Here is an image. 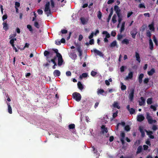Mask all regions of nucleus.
Listing matches in <instances>:
<instances>
[{
  "mask_svg": "<svg viewBox=\"0 0 158 158\" xmlns=\"http://www.w3.org/2000/svg\"><path fill=\"white\" fill-rule=\"evenodd\" d=\"M133 73L132 72L130 71L128 73V75L125 78V80H129L131 79L133 77Z\"/></svg>",
  "mask_w": 158,
  "mask_h": 158,
  "instance_id": "nucleus-9",
  "label": "nucleus"
},
{
  "mask_svg": "<svg viewBox=\"0 0 158 158\" xmlns=\"http://www.w3.org/2000/svg\"><path fill=\"white\" fill-rule=\"evenodd\" d=\"M137 33V29H133L130 32V34L131 35L132 38L133 39H135V36Z\"/></svg>",
  "mask_w": 158,
  "mask_h": 158,
  "instance_id": "nucleus-7",
  "label": "nucleus"
},
{
  "mask_svg": "<svg viewBox=\"0 0 158 158\" xmlns=\"http://www.w3.org/2000/svg\"><path fill=\"white\" fill-rule=\"evenodd\" d=\"M102 33L103 34L106 35V38H108L110 37V34L107 31H103Z\"/></svg>",
  "mask_w": 158,
  "mask_h": 158,
  "instance_id": "nucleus-29",
  "label": "nucleus"
},
{
  "mask_svg": "<svg viewBox=\"0 0 158 158\" xmlns=\"http://www.w3.org/2000/svg\"><path fill=\"white\" fill-rule=\"evenodd\" d=\"M154 23L153 22H152L151 24H149L148 27L149 29L152 31H155Z\"/></svg>",
  "mask_w": 158,
  "mask_h": 158,
  "instance_id": "nucleus-12",
  "label": "nucleus"
},
{
  "mask_svg": "<svg viewBox=\"0 0 158 158\" xmlns=\"http://www.w3.org/2000/svg\"><path fill=\"white\" fill-rule=\"evenodd\" d=\"M7 16L6 15H4L2 17V19L3 21H4L5 20L7 19Z\"/></svg>",
  "mask_w": 158,
  "mask_h": 158,
  "instance_id": "nucleus-63",
  "label": "nucleus"
},
{
  "mask_svg": "<svg viewBox=\"0 0 158 158\" xmlns=\"http://www.w3.org/2000/svg\"><path fill=\"white\" fill-rule=\"evenodd\" d=\"M145 143L147 145H148L149 146L151 145V143H150V142L148 139L146 141Z\"/></svg>",
  "mask_w": 158,
  "mask_h": 158,
  "instance_id": "nucleus-64",
  "label": "nucleus"
},
{
  "mask_svg": "<svg viewBox=\"0 0 158 158\" xmlns=\"http://www.w3.org/2000/svg\"><path fill=\"white\" fill-rule=\"evenodd\" d=\"M53 74L55 77H59L60 75V72L58 70H55L53 72Z\"/></svg>",
  "mask_w": 158,
  "mask_h": 158,
  "instance_id": "nucleus-15",
  "label": "nucleus"
},
{
  "mask_svg": "<svg viewBox=\"0 0 158 158\" xmlns=\"http://www.w3.org/2000/svg\"><path fill=\"white\" fill-rule=\"evenodd\" d=\"M77 86L78 88L80 90H81L83 89V86L80 81H78L77 83Z\"/></svg>",
  "mask_w": 158,
  "mask_h": 158,
  "instance_id": "nucleus-26",
  "label": "nucleus"
},
{
  "mask_svg": "<svg viewBox=\"0 0 158 158\" xmlns=\"http://www.w3.org/2000/svg\"><path fill=\"white\" fill-rule=\"evenodd\" d=\"M122 44H125L127 45L129 44V40L127 39H125L122 42Z\"/></svg>",
  "mask_w": 158,
  "mask_h": 158,
  "instance_id": "nucleus-28",
  "label": "nucleus"
},
{
  "mask_svg": "<svg viewBox=\"0 0 158 158\" xmlns=\"http://www.w3.org/2000/svg\"><path fill=\"white\" fill-rule=\"evenodd\" d=\"M77 49L79 53V56H81L82 55V51L80 47V46H78L77 47Z\"/></svg>",
  "mask_w": 158,
  "mask_h": 158,
  "instance_id": "nucleus-20",
  "label": "nucleus"
},
{
  "mask_svg": "<svg viewBox=\"0 0 158 158\" xmlns=\"http://www.w3.org/2000/svg\"><path fill=\"white\" fill-rule=\"evenodd\" d=\"M27 28L30 31H32V29L31 26L30 25H27Z\"/></svg>",
  "mask_w": 158,
  "mask_h": 158,
  "instance_id": "nucleus-53",
  "label": "nucleus"
},
{
  "mask_svg": "<svg viewBox=\"0 0 158 158\" xmlns=\"http://www.w3.org/2000/svg\"><path fill=\"white\" fill-rule=\"evenodd\" d=\"M142 151V146H139L137 149V151L136 152V154H138L141 153Z\"/></svg>",
  "mask_w": 158,
  "mask_h": 158,
  "instance_id": "nucleus-21",
  "label": "nucleus"
},
{
  "mask_svg": "<svg viewBox=\"0 0 158 158\" xmlns=\"http://www.w3.org/2000/svg\"><path fill=\"white\" fill-rule=\"evenodd\" d=\"M51 6L52 8H53L55 7L54 2L53 0H51Z\"/></svg>",
  "mask_w": 158,
  "mask_h": 158,
  "instance_id": "nucleus-52",
  "label": "nucleus"
},
{
  "mask_svg": "<svg viewBox=\"0 0 158 158\" xmlns=\"http://www.w3.org/2000/svg\"><path fill=\"white\" fill-rule=\"evenodd\" d=\"M69 129H73L75 128V125L74 124H70L69 125Z\"/></svg>",
  "mask_w": 158,
  "mask_h": 158,
  "instance_id": "nucleus-39",
  "label": "nucleus"
},
{
  "mask_svg": "<svg viewBox=\"0 0 158 158\" xmlns=\"http://www.w3.org/2000/svg\"><path fill=\"white\" fill-rule=\"evenodd\" d=\"M118 111H117L115 112L113 114V118H116L118 115Z\"/></svg>",
  "mask_w": 158,
  "mask_h": 158,
  "instance_id": "nucleus-47",
  "label": "nucleus"
},
{
  "mask_svg": "<svg viewBox=\"0 0 158 158\" xmlns=\"http://www.w3.org/2000/svg\"><path fill=\"white\" fill-rule=\"evenodd\" d=\"M3 25V29L5 31H6L9 29V26L8 24L6 22H4L2 23Z\"/></svg>",
  "mask_w": 158,
  "mask_h": 158,
  "instance_id": "nucleus-16",
  "label": "nucleus"
},
{
  "mask_svg": "<svg viewBox=\"0 0 158 158\" xmlns=\"http://www.w3.org/2000/svg\"><path fill=\"white\" fill-rule=\"evenodd\" d=\"M146 115V118L147 119L149 124H152L153 123H155L156 122V120L153 119L152 116L150 115L149 113L147 112Z\"/></svg>",
  "mask_w": 158,
  "mask_h": 158,
  "instance_id": "nucleus-1",
  "label": "nucleus"
},
{
  "mask_svg": "<svg viewBox=\"0 0 158 158\" xmlns=\"http://www.w3.org/2000/svg\"><path fill=\"white\" fill-rule=\"evenodd\" d=\"M116 15L115 14H114L113 16L112 19V21L113 23H116L117 20H116Z\"/></svg>",
  "mask_w": 158,
  "mask_h": 158,
  "instance_id": "nucleus-31",
  "label": "nucleus"
},
{
  "mask_svg": "<svg viewBox=\"0 0 158 158\" xmlns=\"http://www.w3.org/2000/svg\"><path fill=\"white\" fill-rule=\"evenodd\" d=\"M117 44V42L115 40L110 44V47L111 48L114 47L116 46Z\"/></svg>",
  "mask_w": 158,
  "mask_h": 158,
  "instance_id": "nucleus-25",
  "label": "nucleus"
},
{
  "mask_svg": "<svg viewBox=\"0 0 158 158\" xmlns=\"http://www.w3.org/2000/svg\"><path fill=\"white\" fill-rule=\"evenodd\" d=\"M105 91L103 89H98L97 92L98 94H102Z\"/></svg>",
  "mask_w": 158,
  "mask_h": 158,
  "instance_id": "nucleus-35",
  "label": "nucleus"
},
{
  "mask_svg": "<svg viewBox=\"0 0 158 158\" xmlns=\"http://www.w3.org/2000/svg\"><path fill=\"white\" fill-rule=\"evenodd\" d=\"M150 108L152 109H153V110L154 111H156V107L155 106L153 105H151L150 106Z\"/></svg>",
  "mask_w": 158,
  "mask_h": 158,
  "instance_id": "nucleus-60",
  "label": "nucleus"
},
{
  "mask_svg": "<svg viewBox=\"0 0 158 158\" xmlns=\"http://www.w3.org/2000/svg\"><path fill=\"white\" fill-rule=\"evenodd\" d=\"M72 96L73 98L77 102L80 101L81 98V96L80 94L77 92L73 93L72 94Z\"/></svg>",
  "mask_w": 158,
  "mask_h": 158,
  "instance_id": "nucleus-3",
  "label": "nucleus"
},
{
  "mask_svg": "<svg viewBox=\"0 0 158 158\" xmlns=\"http://www.w3.org/2000/svg\"><path fill=\"white\" fill-rule=\"evenodd\" d=\"M34 26L35 27L37 28H40V26L39 24L36 21H35L34 22Z\"/></svg>",
  "mask_w": 158,
  "mask_h": 158,
  "instance_id": "nucleus-38",
  "label": "nucleus"
},
{
  "mask_svg": "<svg viewBox=\"0 0 158 158\" xmlns=\"http://www.w3.org/2000/svg\"><path fill=\"white\" fill-rule=\"evenodd\" d=\"M145 119L143 115L142 114L138 115L137 116V121L139 122H141Z\"/></svg>",
  "mask_w": 158,
  "mask_h": 158,
  "instance_id": "nucleus-6",
  "label": "nucleus"
},
{
  "mask_svg": "<svg viewBox=\"0 0 158 158\" xmlns=\"http://www.w3.org/2000/svg\"><path fill=\"white\" fill-rule=\"evenodd\" d=\"M114 0H109L107 2L108 4H111L114 2Z\"/></svg>",
  "mask_w": 158,
  "mask_h": 158,
  "instance_id": "nucleus-62",
  "label": "nucleus"
},
{
  "mask_svg": "<svg viewBox=\"0 0 158 158\" xmlns=\"http://www.w3.org/2000/svg\"><path fill=\"white\" fill-rule=\"evenodd\" d=\"M55 43L57 45H60L61 44L60 41L57 40H56L55 41Z\"/></svg>",
  "mask_w": 158,
  "mask_h": 158,
  "instance_id": "nucleus-50",
  "label": "nucleus"
},
{
  "mask_svg": "<svg viewBox=\"0 0 158 158\" xmlns=\"http://www.w3.org/2000/svg\"><path fill=\"white\" fill-rule=\"evenodd\" d=\"M113 106L115 108H117L118 109L120 108V106L118 105V103L117 102H114L113 104Z\"/></svg>",
  "mask_w": 158,
  "mask_h": 158,
  "instance_id": "nucleus-30",
  "label": "nucleus"
},
{
  "mask_svg": "<svg viewBox=\"0 0 158 158\" xmlns=\"http://www.w3.org/2000/svg\"><path fill=\"white\" fill-rule=\"evenodd\" d=\"M58 63L57 64L59 66H61L63 62V58H61L58 59Z\"/></svg>",
  "mask_w": 158,
  "mask_h": 158,
  "instance_id": "nucleus-22",
  "label": "nucleus"
},
{
  "mask_svg": "<svg viewBox=\"0 0 158 158\" xmlns=\"http://www.w3.org/2000/svg\"><path fill=\"white\" fill-rule=\"evenodd\" d=\"M135 56L136 60L139 63H140L141 61V60L139 54L138 52H135Z\"/></svg>",
  "mask_w": 158,
  "mask_h": 158,
  "instance_id": "nucleus-14",
  "label": "nucleus"
},
{
  "mask_svg": "<svg viewBox=\"0 0 158 158\" xmlns=\"http://www.w3.org/2000/svg\"><path fill=\"white\" fill-rule=\"evenodd\" d=\"M81 21L83 24H85L86 23V21L85 19L84 18H81L80 19Z\"/></svg>",
  "mask_w": 158,
  "mask_h": 158,
  "instance_id": "nucleus-45",
  "label": "nucleus"
},
{
  "mask_svg": "<svg viewBox=\"0 0 158 158\" xmlns=\"http://www.w3.org/2000/svg\"><path fill=\"white\" fill-rule=\"evenodd\" d=\"M92 148L93 149V150L94 153L96 154H98V152L97 149H96L93 146L92 147Z\"/></svg>",
  "mask_w": 158,
  "mask_h": 158,
  "instance_id": "nucleus-48",
  "label": "nucleus"
},
{
  "mask_svg": "<svg viewBox=\"0 0 158 158\" xmlns=\"http://www.w3.org/2000/svg\"><path fill=\"white\" fill-rule=\"evenodd\" d=\"M61 32L62 34H66L68 32V31L66 30L62 29L61 30Z\"/></svg>",
  "mask_w": 158,
  "mask_h": 158,
  "instance_id": "nucleus-58",
  "label": "nucleus"
},
{
  "mask_svg": "<svg viewBox=\"0 0 158 158\" xmlns=\"http://www.w3.org/2000/svg\"><path fill=\"white\" fill-rule=\"evenodd\" d=\"M152 98H149L147 99V103L148 105L151 104L152 103Z\"/></svg>",
  "mask_w": 158,
  "mask_h": 158,
  "instance_id": "nucleus-34",
  "label": "nucleus"
},
{
  "mask_svg": "<svg viewBox=\"0 0 158 158\" xmlns=\"http://www.w3.org/2000/svg\"><path fill=\"white\" fill-rule=\"evenodd\" d=\"M144 77V74L143 73H141L139 74L138 77L139 82L140 84L142 83L143 81L142 79Z\"/></svg>",
  "mask_w": 158,
  "mask_h": 158,
  "instance_id": "nucleus-13",
  "label": "nucleus"
},
{
  "mask_svg": "<svg viewBox=\"0 0 158 158\" xmlns=\"http://www.w3.org/2000/svg\"><path fill=\"white\" fill-rule=\"evenodd\" d=\"M135 89L133 88L131 89L130 90V92L129 94V99L132 101L133 100L134 96V94Z\"/></svg>",
  "mask_w": 158,
  "mask_h": 158,
  "instance_id": "nucleus-4",
  "label": "nucleus"
},
{
  "mask_svg": "<svg viewBox=\"0 0 158 158\" xmlns=\"http://www.w3.org/2000/svg\"><path fill=\"white\" fill-rule=\"evenodd\" d=\"M125 130L127 131H128L130 130V126L128 125H127L125 126L124 127Z\"/></svg>",
  "mask_w": 158,
  "mask_h": 158,
  "instance_id": "nucleus-44",
  "label": "nucleus"
},
{
  "mask_svg": "<svg viewBox=\"0 0 158 158\" xmlns=\"http://www.w3.org/2000/svg\"><path fill=\"white\" fill-rule=\"evenodd\" d=\"M93 51L94 53L96 54L97 55H98L101 57H103L104 56L102 52L96 49H94Z\"/></svg>",
  "mask_w": 158,
  "mask_h": 158,
  "instance_id": "nucleus-8",
  "label": "nucleus"
},
{
  "mask_svg": "<svg viewBox=\"0 0 158 158\" xmlns=\"http://www.w3.org/2000/svg\"><path fill=\"white\" fill-rule=\"evenodd\" d=\"M116 35V33L114 31H111V36L115 37Z\"/></svg>",
  "mask_w": 158,
  "mask_h": 158,
  "instance_id": "nucleus-54",
  "label": "nucleus"
},
{
  "mask_svg": "<svg viewBox=\"0 0 158 158\" xmlns=\"http://www.w3.org/2000/svg\"><path fill=\"white\" fill-rule=\"evenodd\" d=\"M130 112V113L131 114H134L135 112V110L133 108H131L130 110V111H129Z\"/></svg>",
  "mask_w": 158,
  "mask_h": 158,
  "instance_id": "nucleus-37",
  "label": "nucleus"
},
{
  "mask_svg": "<svg viewBox=\"0 0 158 158\" xmlns=\"http://www.w3.org/2000/svg\"><path fill=\"white\" fill-rule=\"evenodd\" d=\"M56 56V58L58 57V59L61 58H62V57L61 55V54L59 53H58L56 54V56Z\"/></svg>",
  "mask_w": 158,
  "mask_h": 158,
  "instance_id": "nucleus-51",
  "label": "nucleus"
},
{
  "mask_svg": "<svg viewBox=\"0 0 158 158\" xmlns=\"http://www.w3.org/2000/svg\"><path fill=\"white\" fill-rule=\"evenodd\" d=\"M102 16V13L101 12L99 11L98 12V13L97 15V17L99 19H101Z\"/></svg>",
  "mask_w": 158,
  "mask_h": 158,
  "instance_id": "nucleus-42",
  "label": "nucleus"
},
{
  "mask_svg": "<svg viewBox=\"0 0 158 158\" xmlns=\"http://www.w3.org/2000/svg\"><path fill=\"white\" fill-rule=\"evenodd\" d=\"M7 105L8 107V112L10 114H11L12 113L11 107L9 103L7 102Z\"/></svg>",
  "mask_w": 158,
  "mask_h": 158,
  "instance_id": "nucleus-23",
  "label": "nucleus"
},
{
  "mask_svg": "<svg viewBox=\"0 0 158 158\" xmlns=\"http://www.w3.org/2000/svg\"><path fill=\"white\" fill-rule=\"evenodd\" d=\"M71 56L72 58L73 59L75 60L77 57V55L75 54L71 53Z\"/></svg>",
  "mask_w": 158,
  "mask_h": 158,
  "instance_id": "nucleus-41",
  "label": "nucleus"
},
{
  "mask_svg": "<svg viewBox=\"0 0 158 158\" xmlns=\"http://www.w3.org/2000/svg\"><path fill=\"white\" fill-rule=\"evenodd\" d=\"M145 131L146 132L147 134L149 136L153 134L152 132L151 131H148L146 130H145Z\"/></svg>",
  "mask_w": 158,
  "mask_h": 158,
  "instance_id": "nucleus-55",
  "label": "nucleus"
},
{
  "mask_svg": "<svg viewBox=\"0 0 158 158\" xmlns=\"http://www.w3.org/2000/svg\"><path fill=\"white\" fill-rule=\"evenodd\" d=\"M149 81V79L148 78H145L143 81V83L144 84H147Z\"/></svg>",
  "mask_w": 158,
  "mask_h": 158,
  "instance_id": "nucleus-43",
  "label": "nucleus"
},
{
  "mask_svg": "<svg viewBox=\"0 0 158 158\" xmlns=\"http://www.w3.org/2000/svg\"><path fill=\"white\" fill-rule=\"evenodd\" d=\"M56 59V56H54L53 59L51 60V61L54 64L52 68L53 69H55L56 68V66L57 65L56 63L55 62V60Z\"/></svg>",
  "mask_w": 158,
  "mask_h": 158,
  "instance_id": "nucleus-11",
  "label": "nucleus"
},
{
  "mask_svg": "<svg viewBox=\"0 0 158 158\" xmlns=\"http://www.w3.org/2000/svg\"><path fill=\"white\" fill-rule=\"evenodd\" d=\"M153 41L155 43V44L156 46L158 45V41H157V39L156 38V37L155 35H154L153 36Z\"/></svg>",
  "mask_w": 158,
  "mask_h": 158,
  "instance_id": "nucleus-33",
  "label": "nucleus"
},
{
  "mask_svg": "<svg viewBox=\"0 0 158 158\" xmlns=\"http://www.w3.org/2000/svg\"><path fill=\"white\" fill-rule=\"evenodd\" d=\"M140 100L139 101V105L140 106H142L144 105L145 103V99L143 97H141L140 99Z\"/></svg>",
  "mask_w": 158,
  "mask_h": 158,
  "instance_id": "nucleus-5",
  "label": "nucleus"
},
{
  "mask_svg": "<svg viewBox=\"0 0 158 158\" xmlns=\"http://www.w3.org/2000/svg\"><path fill=\"white\" fill-rule=\"evenodd\" d=\"M149 45L150 49L152 50L153 48V44L151 39H149Z\"/></svg>",
  "mask_w": 158,
  "mask_h": 158,
  "instance_id": "nucleus-17",
  "label": "nucleus"
},
{
  "mask_svg": "<svg viewBox=\"0 0 158 158\" xmlns=\"http://www.w3.org/2000/svg\"><path fill=\"white\" fill-rule=\"evenodd\" d=\"M15 6H16V7H19L20 6V4L19 2H15Z\"/></svg>",
  "mask_w": 158,
  "mask_h": 158,
  "instance_id": "nucleus-61",
  "label": "nucleus"
},
{
  "mask_svg": "<svg viewBox=\"0 0 158 158\" xmlns=\"http://www.w3.org/2000/svg\"><path fill=\"white\" fill-rule=\"evenodd\" d=\"M118 6L117 5H115L114 6V10L116 12L120 10Z\"/></svg>",
  "mask_w": 158,
  "mask_h": 158,
  "instance_id": "nucleus-56",
  "label": "nucleus"
},
{
  "mask_svg": "<svg viewBox=\"0 0 158 158\" xmlns=\"http://www.w3.org/2000/svg\"><path fill=\"white\" fill-rule=\"evenodd\" d=\"M139 7L140 8H146V7L143 4H142V3H141V4H139Z\"/></svg>",
  "mask_w": 158,
  "mask_h": 158,
  "instance_id": "nucleus-49",
  "label": "nucleus"
},
{
  "mask_svg": "<svg viewBox=\"0 0 158 158\" xmlns=\"http://www.w3.org/2000/svg\"><path fill=\"white\" fill-rule=\"evenodd\" d=\"M133 14V12L132 11L128 12L127 14V17L128 18H129L130 17V16Z\"/></svg>",
  "mask_w": 158,
  "mask_h": 158,
  "instance_id": "nucleus-57",
  "label": "nucleus"
},
{
  "mask_svg": "<svg viewBox=\"0 0 158 158\" xmlns=\"http://www.w3.org/2000/svg\"><path fill=\"white\" fill-rule=\"evenodd\" d=\"M121 89L122 90H125L126 89V86L123 84V83L122 82L121 83Z\"/></svg>",
  "mask_w": 158,
  "mask_h": 158,
  "instance_id": "nucleus-36",
  "label": "nucleus"
},
{
  "mask_svg": "<svg viewBox=\"0 0 158 158\" xmlns=\"http://www.w3.org/2000/svg\"><path fill=\"white\" fill-rule=\"evenodd\" d=\"M139 130L140 131V132L141 133V137H144L145 133L143 130V128L141 127H139Z\"/></svg>",
  "mask_w": 158,
  "mask_h": 158,
  "instance_id": "nucleus-18",
  "label": "nucleus"
},
{
  "mask_svg": "<svg viewBox=\"0 0 158 158\" xmlns=\"http://www.w3.org/2000/svg\"><path fill=\"white\" fill-rule=\"evenodd\" d=\"M50 54L49 52L47 51H45L44 52V55L45 56H46L47 59H48V56Z\"/></svg>",
  "mask_w": 158,
  "mask_h": 158,
  "instance_id": "nucleus-40",
  "label": "nucleus"
},
{
  "mask_svg": "<svg viewBox=\"0 0 158 158\" xmlns=\"http://www.w3.org/2000/svg\"><path fill=\"white\" fill-rule=\"evenodd\" d=\"M146 36L149 38V39H151V33L150 31L148 30L147 31L146 33Z\"/></svg>",
  "mask_w": 158,
  "mask_h": 158,
  "instance_id": "nucleus-32",
  "label": "nucleus"
},
{
  "mask_svg": "<svg viewBox=\"0 0 158 158\" xmlns=\"http://www.w3.org/2000/svg\"><path fill=\"white\" fill-rule=\"evenodd\" d=\"M101 132L103 134L105 133H106L108 132V130L107 127H106L104 125H102L101 126Z\"/></svg>",
  "mask_w": 158,
  "mask_h": 158,
  "instance_id": "nucleus-10",
  "label": "nucleus"
},
{
  "mask_svg": "<svg viewBox=\"0 0 158 158\" xmlns=\"http://www.w3.org/2000/svg\"><path fill=\"white\" fill-rule=\"evenodd\" d=\"M16 38H13L11 39L10 41V44H11V46L12 47H14V43L15 41H16Z\"/></svg>",
  "mask_w": 158,
  "mask_h": 158,
  "instance_id": "nucleus-27",
  "label": "nucleus"
},
{
  "mask_svg": "<svg viewBox=\"0 0 158 158\" xmlns=\"http://www.w3.org/2000/svg\"><path fill=\"white\" fill-rule=\"evenodd\" d=\"M50 2H48L45 5L44 11L46 12L47 16H49L50 14H51V10L49 7Z\"/></svg>",
  "mask_w": 158,
  "mask_h": 158,
  "instance_id": "nucleus-2",
  "label": "nucleus"
},
{
  "mask_svg": "<svg viewBox=\"0 0 158 158\" xmlns=\"http://www.w3.org/2000/svg\"><path fill=\"white\" fill-rule=\"evenodd\" d=\"M88 76V74L87 73H83L81 75L79 76V78L80 79H82L83 78L87 77Z\"/></svg>",
  "mask_w": 158,
  "mask_h": 158,
  "instance_id": "nucleus-24",
  "label": "nucleus"
},
{
  "mask_svg": "<svg viewBox=\"0 0 158 158\" xmlns=\"http://www.w3.org/2000/svg\"><path fill=\"white\" fill-rule=\"evenodd\" d=\"M66 74L67 76H70L71 75V73L70 71H67L66 73Z\"/></svg>",
  "mask_w": 158,
  "mask_h": 158,
  "instance_id": "nucleus-59",
  "label": "nucleus"
},
{
  "mask_svg": "<svg viewBox=\"0 0 158 158\" xmlns=\"http://www.w3.org/2000/svg\"><path fill=\"white\" fill-rule=\"evenodd\" d=\"M155 72V70L154 68L152 69L151 70L148 72L149 76H152Z\"/></svg>",
  "mask_w": 158,
  "mask_h": 158,
  "instance_id": "nucleus-19",
  "label": "nucleus"
},
{
  "mask_svg": "<svg viewBox=\"0 0 158 158\" xmlns=\"http://www.w3.org/2000/svg\"><path fill=\"white\" fill-rule=\"evenodd\" d=\"M97 74V72L94 71H92L91 72V75L93 77L95 76Z\"/></svg>",
  "mask_w": 158,
  "mask_h": 158,
  "instance_id": "nucleus-46",
  "label": "nucleus"
}]
</instances>
